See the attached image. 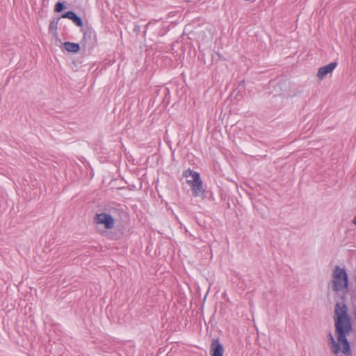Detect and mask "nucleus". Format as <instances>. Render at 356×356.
I'll use <instances>...</instances> for the list:
<instances>
[{"mask_svg": "<svg viewBox=\"0 0 356 356\" xmlns=\"http://www.w3.org/2000/svg\"><path fill=\"white\" fill-rule=\"evenodd\" d=\"M224 348L219 339H213L211 343V356H222Z\"/></svg>", "mask_w": 356, "mask_h": 356, "instance_id": "8", "label": "nucleus"}, {"mask_svg": "<svg viewBox=\"0 0 356 356\" xmlns=\"http://www.w3.org/2000/svg\"><path fill=\"white\" fill-rule=\"evenodd\" d=\"M65 49L68 52L72 53H77L80 49V46L78 43H74L71 42H65L64 44Z\"/></svg>", "mask_w": 356, "mask_h": 356, "instance_id": "9", "label": "nucleus"}, {"mask_svg": "<svg viewBox=\"0 0 356 356\" xmlns=\"http://www.w3.org/2000/svg\"><path fill=\"white\" fill-rule=\"evenodd\" d=\"M334 321L337 334V341H335L334 337L330 332L327 337L330 350L334 355L341 352L346 355H350L351 350L347 337L352 331V324L348 314V308L345 304L340 302L336 304Z\"/></svg>", "mask_w": 356, "mask_h": 356, "instance_id": "1", "label": "nucleus"}, {"mask_svg": "<svg viewBox=\"0 0 356 356\" xmlns=\"http://www.w3.org/2000/svg\"><path fill=\"white\" fill-rule=\"evenodd\" d=\"M255 202L256 203L253 204L254 208H255L257 210L259 211V212L262 215H264L265 212H264V205L262 204V202L258 201V202Z\"/></svg>", "mask_w": 356, "mask_h": 356, "instance_id": "12", "label": "nucleus"}, {"mask_svg": "<svg viewBox=\"0 0 356 356\" xmlns=\"http://www.w3.org/2000/svg\"><path fill=\"white\" fill-rule=\"evenodd\" d=\"M60 17H58L57 19H53L51 21H50L49 26V33H54L56 32V30L58 29V22L60 20Z\"/></svg>", "mask_w": 356, "mask_h": 356, "instance_id": "10", "label": "nucleus"}, {"mask_svg": "<svg viewBox=\"0 0 356 356\" xmlns=\"http://www.w3.org/2000/svg\"><path fill=\"white\" fill-rule=\"evenodd\" d=\"M65 8V2L58 1L54 6V12L61 13Z\"/></svg>", "mask_w": 356, "mask_h": 356, "instance_id": "11", "label": "nucleus"}, {"mask_svg": "<svg viewBox=\"0 0 356 356\" xmlns=\"http://www.w3.org/2000/svg\"><path fill=\"white\" fill-rule=\"evenodd\" d=\"M353 222L356 225V216L353 218Z\"/></svg>", "mask_w": 356, "mask_h": 356, "instance_id": "13", "label": "nucleus"}, {"mask_svg": "<svg viewBox=\"0 0 356 356\" xmlns=\"http://www.w3.org/2000/svg\"><path fill=\"white\" fill-rule=\"evenodd\" d=\"M183 175L189 179H187V183L190 185L193 195L197 197L204 198L205 190L203 188L200 173L188 169L184 172Z\"/></svg>", "mask_w": 356, "mask_h": 356, "instance_id": "2", "label": "nucleus"}, {"mask_svg": "<svg viewBox=\"0 0 356 356\" xmlns=\"http://www.w3.org/2000/svg\"><path fill=\"white\" fill-rule=\"evenodd\" d=\"M60 17L67 18L72 20L73 23L78 27L82 28L83 26L82 19L72 10L63 13Z\"/></svg>", "mask_w": 356, "mask_h": 356, "instance_id": "6", "label": "nucleus"}, {"mask_svg": "<svg viewBox=\"0 0 356 356\" xmlns=\"http://www.w3.org/2000/svg\"><path fill=\"white\" fill-rule=\"evenodd\" d=\"M348 275L345 269L335 266L332 277V288L335 292L346 293L348 290Z\"/></svg>", "mask_w": 356, "mask_h": 356, "instance_id": "3", "label": "nucleus"}, {"mask_svg": "<svg viewBox=\"0 0 356 356\" xmlns=\"http://www.w3.org/2000/svg\"><path fill=\"white\" fill-rule=\"evenodd\" d=\"M337 65V62H332L325 66H323L318 69L317 76L319 79H323L326 75L332 72Z\"/></svg>", "mask_w": 356, "mask_h": 356, "instance_id": "7", "label": "nucleus"}, {"mask_svg": "<svg viewBox=\"0 0 356 356\" xmlns=\"http://www.w3.org/2000/svg\"><path fill=\"white\" fill-rule=\"evenodd\" d=\"M81 32L83 33V41L88 42L89 44H93L97 40V35L95 30L91 26H86L81 28Z\"/></svg>", "mask_w": 356, "mask_h": 356, "instance_id": "5", "label": "nucleus"}, {"mask_svg": "<svg viewBox=\"0 0 356 356\" xmlns=\"http://www.w3.org/2000/svg\"><path fill=\"white\" fill-rule=\"evenodd\" d=\"M94 222L97 225H102L106 229H111L114 227L115 220L111 215L106 213H96L94 217Z\"/></svg>", "mask_w": 356, "mask_h": 356, "instance_id": "4", "label": "nucleus"}]
</instances>
